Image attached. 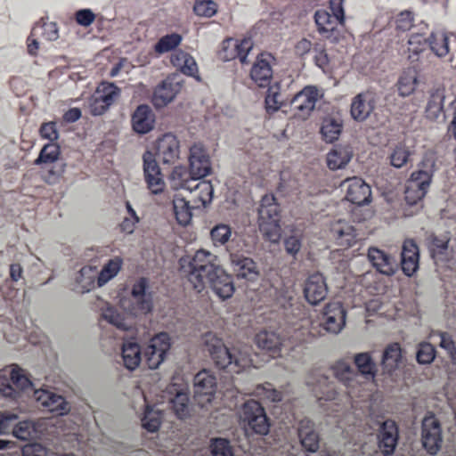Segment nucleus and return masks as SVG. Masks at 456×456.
Returning <instances> with one entry per match:
<instances>
[{"instance_id": "412c9836", "label": "nucleus", "mask_w": 456, "mask_h": 456, "mask_svg": "<svg viewBox=\"0 0 456 456\" xmlns=\"http://www.w3.org/2000/svg\"><path fill=\"white\" fill-rule=\"evenodd\" d=\"M156 116L151 108L147 104L136 107L131 115L132 131L139 135H144L154 130Z\"/></svg>"}, {"instance_id": "39448f33", "label": "nucleus", "mask_w": 456, "mask_h": 456, "mask_svg": "<svg viewBox=\"0 0 456 456\" xmlns=\"http://www.w3.org/2000/svg\"><path fill=\"white\" fill-rule=\"evenodd\" d=\"M435 171V164L429 161L423 168L414 171L407 182L405 189V201L409 205H416L420 202L428 192L432 182Z\"/></svg>"}, {"instance_id": "ea45409f", "label": "nucleus", "mask_w": 456, "mask_h": 456, "mask_svg": "<svg viewBox=\"0 0 456 456\" xmlns=\"http://www.w3.org/2000/svg\"><path fill=\"white\" fill-rule=\"evenodd\" d=\"M256 344L261 350L275 355L281 350L282 340L277 333L264 330L256 335Z\"/></svg>"}, {"instance_id": "680f3d73", "label": "nucleus", "mask_w": 456, "mask_h": 456, "mask_svg": "<svg viewBox=\"0 0 456 456\" xmlns=\"http://www.w3.org/2000/svg\"><path fill=\"white\" fill-rule=\"evenodd\" d=\"M170 182L172 186L178 190L183 189L187 191L189 184L188 172L183 166H176L174 167L170 175Z\"/></svg>"}, {"instance_id": "3c124183", "label": "nucleus", "mask_w": 456, "mask_h": 456, "mask_svg": "<svg viewBox=\"0 0 456 456\" xmlns=\"http://www.w3.org/2000/svg\"><path fill=\"white\" fill-rule=\"evenodd\" d=\"M242 427L255 434L262 436L267 435L270 430V423L265 410L264 409L256 416H255L254 419L242 424Z\"/></svg>"}, {"instance_id": "79ce46f5", "label": "nucleus", "mask_w": 456, "mask_h": 456, "mask_svg": "<svg viewBox=\"0 0 456 456\" xmlns=\"http://www.w3.org/2000/svg\"><path fill=\"white\" fill-rule=\"evenodd\" d=\"M232 352V362L228 365L231 372L234 374L248 373L252 367V360L249 353L243 348H233Z\"/></svg>"}, {"instance_id": "1a4fd4ad", "label": "nucleus", "mask_w": 456, "mask_h": 456, "mask_svg": "<svg viewBox=\"0 0 456 456\" xmlns=\"http://www.w3.org/2000/svg\"><path fill=\"white\" fill-rule=\"evenodd\" d=\"M322 97V92L315 86H305L292 100L294 118L298 120L309 118L315 109L317 102Z\"/></svg>"}, {"instance_id": "7c9ffc66", "label": "nucleus", "mask_w": 456, "mask_h": 456, "mask_svg": "<svg viewBox=\"0 0 456 456\" xmlns=\"http://www.w3.org/2000/svg\"><path fill=\"white\" fill-rule=\"evenodd\" d=\"M189 199L198 209L210 205L214 197V186L210 181L202 180L194 186L188 187Z\"/></svg>"}, {"instance_id": "09e8293b", "label": "nucleus", "mask_w": 456, "mask_h": 456, "mask_svg": "<svg viewBox=\"0 0 456 456\" xmlns=\"http://www.w3.org/2000/svg\"><path fill=\"white\" fill-rule=\"evenodd\" d=\"M172 411L179 419H186L191 416L192 411L189 403V396L185 393H177L172 400Z\"/></svg>"}, {"instance_id": "c9c22d12", "label": "nucleus", "mask_w": 456, "mask_h": 456, "mask_svg": "<svg viewBox=\"0 0 456 456\" xmlns=\"http://www.w3.org/2000/svg\"><path fill=\"white\" fill-rule=\"evenodd\" d=\"M170 61L174 67L187 76L200 80L195 59L188 53L179 50L172 53Z\"/></svg>"}, {"instance_id": "f704fd0d", "label": "nucleus", "mask_w": 456, "mask_h": 456, "mask_svg": "<svg viewBox=\"0 0 456 456\" xmlns=\"http://www.w3.org/2000/svg\"><path fill=\"white\" fill-rule=\"evenodd\" d=\"M331 233L337 244L345 248L353 247L356 242L354 228L344 220H338L332 224Z\"/></svg>"}, {"instance_id": "de8ad7c7", "label": "nucleus", "mask_w": 456, "mask_h": 456, "mask_svg": "<svg viewBox=\"0 0 456 456\" xmlns=\"http://www.w3.org/2000/svg\"><path fill=\"white\" fill-rule=\"evenodd\" d=\"M415 358L419 365L432 364L436 358V349L435 346L428 341L418 343L416 346Z\"/></svg>"}, {"instance_id": "bf43d9fd", "label": "nucleus", "mask_w": 456, "mask_h": 456, "mask_svg": "<svg viewBox=\"0 0 456 456\" xmlns=\"http://www.w3.org/2000/svg\"><path fill=\"white\" fill-rule=\"evenodd\" d=\"M12 429V436L20 440H28L37 433L36 424L30 420H22L14 423Z\"/></svg>"}, {"instance_id": "20e7f679", "label": "nucleus", "mask_w": 456, "mask_h": 456, "mask_svg": "<svg viewBox=\"0 0 456 456\" xmlns=\"http://www.w3.org/2000/svg\"><path fill=\"white\" fill-rule=\"evenodd\" d=\"M8 374L10 382L7 380L6 371L0 370V394L3 396L16 399L33 390L32 381L18 365L10 366Z\"/></svg>"}, {"instance_id": "f03ea898", "label": "nucleus", "mask_w": 456, "mask_h": 456, "mask_svg": "<svg viewBox=\"0 0 456 456\" xmlns=\"http://www.w3.org/2000/svg\"><path fill=\"white\" fill-rule=\"evenodd\" d=\"M217 256L207 249H199L184 267L187 281L197 293L206 291L216 273L219 265Z\"/></svg>"}, {"instance_id": "4be33fe9", "label": "nucleus", "mask_w": 456, "mask_h": 456, "mask_svg": "<svg viewBox=\"0 0 456 456\" xmlns=\"http://www.w3.org/2000/svg\"><path fill=\"white\" fill-rule=\"evenodd\" d=\"M273 57L271 54L262 53L257 55L250 69L251 80L259 87H266L273 79Z\"/></svg>"}, {"instance_id": "864d4df0", "label": "nucleus", "mask_w": 456, "mask_h": 456, "mask_svg": "<svg viewBox=\"0 0 456 456\" xmlns=\"http://www.w3.org/2000/svg\"><path fill=\"white\" fill-rule=\"evenodd\" d=\"M300 442L308 452H316L319 449V438L311 427L302 426L299 430Z\"/></svg>"}, {"instance_id": "b1692460", "label": "nucleus", "mask_w": 456, "mask_h": 456, "mask_svg": "<svg viewBox=\"0 0 456 456\" xmlns=\"http://www.w3.org/2000/svg\"><path fill=\"white\" fill-rule=\"evenodd\" d=\"M367 258L372 267L382 275L393 276L396 273L397 267L394 258L379 248H369Z\"/></svg>"}, {"instance_id": "9b49d317", "label": "nucleus", "mask_w": 456, "mask_h": 456, "mask_svg": "<svg viewBox=\"0 0 456 456\" xmlns=\"http://www.w3.org/2000/svg\"><path fill=\"white\" fill-rule=\"evenodd\" d=\"M421 444L430 455L437 454L442 447V429L438 419L434 415L426 416L422 420Z\"/></svg>"}, {"instance_id": "69168bd1", "label": "nucleus", "mask_w": 456, "mask_h": 456, "mask_svg": "<svg viewBox=\"0 0 456 456\" xmlns=\"http://www.w3.org/2000/svg\"><path fill=\"white\" fill-rule=\"evenodd\" d=\"M415 19L410 11L401 12L395 20L396 28L401 31H409L414 26Z\"/></svg>"}, {"instance_id": "7ed1b4c3", "label": "nucleus", "mask_w": 456, "mask_h": 456, "mask_svg": "<svg viewBox=\"0 0 456 456\" xmlns=\"http://www.w3.org/2000/svg\"><path fill=\"white\" fill-rule=\"evenodd\" d=\"M148 283L145 279L137 280L132 286L129 297H123L118 301L119 309L132 317L134 322L147 316L153 310V302L147 291Z\"/></svg>"}, {"instance_id": "2eb2a0df", "label": "nucleus", "mask_w": 456, "mask_h": 456, "mask_svg": "<svg viewBox=\"0 0 456 456\" xmlns=\"http://www.w3.org/2000/svg\"><path fill=\"white\" fill-rule=\"evenodd\" d=\"M346 312L338 302L329 303L322 310V326L330 334L340 333L346 326Z\"/></svg>"}, {"instance_id": "6e6d98bb", "label": "nucleus", "mask_w": 456, "mask_h": 456, "mask_svg": "<svg viewBox=\"0 0 456 456\" xmlns=\"http://www.w3.org/2000/svg\"><path fill=\"white\" fill-rule=\"evenodd\" d=\"M232 234V228L225 224L215 225L210 231V239L215 247L225 245Z\"/></svg>"}, {"instance_id": "a18cd8bd", "label": "nucleus", "mask_w": 456, "mask_h": 456, "mask_svg": "<svg viewBox=\"0 0 456 456\" xmlns=\"http://www.w3.org/2000/svg\"><path fill=\"white\" fill-rule=\"evenodd\" d=\"M163 413L160 410L151 405H146L142 415V427L148 432L155 433L159 431L162 423Z\"/></svg>"}, {"instance_id": "a19ab883", "label": "nucleus", "mask_w": 456, "mask_h": 456, "mask_svg": "<svg viewBox=\"0 0 456 456\" xmlns=\"http://www.w3.org/2000/svg\"><path fill=\"white\" fill-rule=\"evenodd\" d=\"M123 266V260L119 256L108 260L102 267L97 275V285L102 288L115 279L120 273Z\"/></svg>"}, {"instance_id": "e2e57ef3", "label": "nucleus", "mask_w": 456, "mask_h": 456, "mask_svg": "<svg viewBox=\"0 0 456 456\" xmlns=\"http://www.w3.org/2000/svg\"><path fill=\"white\" fill-rule=\"evenodd\" d=\"M209 448L212 456H234L230 442L225 438L212 439Z\"/></svg>"}, {"instance_id": "e433bc0d", "label": "nucleus", "mask_w": 456, "mask_h": 456, "mask_svg": "<svg viewBox=\"0 0 456 456\" xmlns=\"http://www.w3.org/2000/svg\"><path fill=\"white\" fill-rule=\"evenodd\" d=\"M121 356L124 366L129 370H136L142 361V349L134 340L125 341L121 347Z\"/></svg>"}, {"instance_id": "49530a36", "label": "nucleus", "mask_w": 456, "mask_h": 456, "mask_svg": "<svg viewBox=\"0 0 456 456\" xmlns=\"http://www.w3.org/2000/svg\"><path fill=\"white\" fill-rule=\"evenodd\" d=\"M96 272L92 266H85L76 279L77 289L81 293H87L94 288Z\"/></svg>"}, {"instance_id": "603ef678", "label": "nucleus", "mask_w": 456, "mask_h": 456, "mask_svg": "<svg viewBox=\"0 0 456 456\" xmlns=\"http://www.w3.org/2000/svg\"><path fill=\"white\" fill-rule=\"evenodd\" d=\"M265 408L255 400H248L240 406L237 416L242 425L254 419Z\"/></svg>"}, {"instance_id": "cd10ccee", "label": "nucleus", "mask_w": 456, "mask_h": 456, "mask_svg": "<svg viewBox=\"0 0 456 456\" xmlns=\"http://www.w3.org/2000/svg\"><path fill=\"white\" fill-rule=\"evenodd\" d=\"M375 109L373 97L362 93L354 96L350 104V117L358 123L366 121Z\"/></svg>"}, {"instance_id": "dca6fc26", "label": "nucleus", "mask_w": 456, "mask_h": 456, "mask_svg": "<svg viewBox=\"0 0 456 456\" xmlns=\"http://www.w3.org/2000/svg\"><path fill=\"white\" fill-rule=\"evenodd\" d=\"M34 400L55 416H65L71 411L69 403L61 395L51 391L37 389L33 392Z\"/></svg>"}, {"instance_id": "5fc2aeb1", "label": "nucleus", "mask_w": 456, "mask_h": 456, "mask_svg": "<svg viewBox=\"0 0 456 456\" xmlns=\"http://www.w3.org/2000/svg\"><path fill=\"white\" fill-rule=\"evenodd\" d=\"M283 104L280 86L275 83L268 86L265 97V108L269 112L278 111Z\"/></svg>"}, {"instance_id": "aec40b11", "label": "nucleus", "mask_w": 456, "mask_h": 456, "mask_svg": "<svg viewBox=\"0 0 456 456\" xmlns=\"http://www.w3.org/2000/svg\"><path fill=\"white\" fill-rule=\"evenodd\" d=\"M182 89V83L176 77H167L159 85L152 94V104L157 109L164 108L172 102Z\"/></svg>"}, {"instance_id": "393cba45", "label": "nucleus", "mask_w": 456, "mask_h": 456, "mask_svg": "<svg viewBox=\"0 0 456 456\" xmlns=\"http://www.w3.org/2000/svg\"><path fill=\"white\" fill-rule=\"evenodd\" d=\"M231 265L233 273L238 279L248 281H256L258 280L260 272L256 262L247 256L231 254Z\"/></svg>"}, {"instance_id": "9d476101", "label": "nucleus", "mask_w": 456, "mask_h": 456, "mask_svg": "<svg viewBox=\"0 0 456 456\" xmlns=\"http://www.w3.org/2000/svg\"><path fill=\"white\" fill-rule=\"evenodd\" d=\"M120 89L111 82H102L89 100L90 112L94 116L104 114L114 103Z\"/></svg>"}, {"instance_id": "f3484780", "label": "nucleus", "mask_w": 456, "mask_h": 456, "mask_svg": "<svg viewBox=\"0 0 456 456\" xmlns=\"http://www.w3.org/2000/svg\"><path fill=\"white\" fill-rule=\"evenodd\" d=\"M344 129V119L340 110H332L321 121L320 135L326 143L337 142Z\"/></svg>"}, {"instance_id": "f8f14e48", "label": "nucleus", "mask_w": 456, "mask_h": 456, "mask_svg": "<svg viewBox=\"0 0 456 456\" xmlns=\"http://www.w3.org/2000/svg\"><path fill=\"white\" fill-rule=\"evenodd\" d=\"M189 172L192 180L210 175L212 165L206 148L201 143H193L189 150Z\"/></svg>"}, {"instance_id": "c03bdc74", "label": "nucleus", "mask_w": 456, "mask_h": 456, "mask_svg": "<svg viewBox=\"0 0 456 456\" xmlns=\"http://www.w3.org/2000/svg\"><path fill=\"white\" fill-rule=\"evenodd\" d=\"M428 45L437 58H445L450 53L449 37L444 31H434L428 38Z\"/></svg>"}, {"instance_id": "bb28decb", "label": "nucleus", "mask_w": 456, "mask_h": 456, "mask_svg": "<svg viewBox=\"0 0 456 456\" xmlns=\"http://www.w3.org/2000/svg\"><path fill=\"white\" fill-rule=\"evenodd\" d=\"M403 363V350L402 345L398 342L387 344L382 352L380 357V366L382 370L388 374H393L400 369Z\"/></svg>"}, {"instance_id": "4d7b16f0", "label": "nucleus", "mask_w": 456, "mask_h": 456, "mask_svg": "<svg viewBox=\"0 0 456 456\" xmlns=\"http://www.w3.org/2000/svg\"><path fill=\"white\" fill-rule=\"evenodd\" d=\"M410 156L409 147L404 143H398L389 155L390 164L395 168H401L408 162Z\"/></svg>"}, {"instance_id": "6ab92c4d", "label": "nucleus", "mask_w": 456, "mask_h": 456, "mask_svg": "<svg viewBox=\"0 0 456 456\" xmlns=\"http://www.w3.org/2000/svg\"><path fill=\"white\" fill-rule=\"evenodd\" d=\"M342 188L346 199L354 204L364 205L370 201V187L362 178H347L342 183Z\"/></svg>"}, {"instance_id": "338daca9", "label": "nucleus", "mask_w": 456, "mask_h": 456, "mask_svg": "<svg viewBox=\"0 0 456 456\" xmlns=\"http://www.w3.org/2000/svg\"><path fill=\"white\" fill-rule=\"evenodd\" d=\"M427 117L431 120L444 118L443 102L440 98H434L428 102L427 107Z\"/></svg>"}, {"instance_id": "8fccbe9b", "label": "nucleus", "mask_w": 456, "mask_h": 456, "mask_svg": "<svg viewBox=\"0 0 456 456\" xmlns=\"http://www.w3.org/2000/svg\"><path fill=\"white\" fill-rule=\"evenodd\" d=\"M183 41L182 35L171 33L161 37L154 45V52L162 55L178 47Z\"/></svg>"}, {"instance_id": "c85d7f7f", "label": "nucleus", "mask_w": 456, "mask_h": 456, "mask_svg": "<svg viewBox=\"0 0 456 456\" xmlns=\"http://www.w3.org/2000/svg\"><path fill=\"white\" fill-rule=\"evenodd\" d=\"M354 158V151L350 145L338 144L326 154V164L330 170L345 169Z\"/></svg>"}, {"instance_id": "f257e3e1", "label": "nucleus", "mask_w": 456, "mask_h": 456, "mask_svg": "<svg viewBox=\"0 0 456 456\" xmlns=\"http://www.w3.org/2000/svg\"><path fill=\"white\" fill-rule=\"evenodd\" d=\"M153 151L142 154V170L148 189L153 194L164 191L166 183L158 159L163 165H173L181 158V141L173 132L158 135L152 144Z\"/></svg>"}, {"instance_id": "5701e85b", "label": "nucleus", "mask_w": 456, "mask_h": 456, "mask_svg": "<svg viewBox=\"0 0 456 456\" xmlns=\"http://www.w3.org/2000/svg\"><path fill=\"white\" fill-rule=\"evenodd\" d=\"M328 291L326 278L321 273H314L305 281L304 295L306 301L312 305H316L323 301Z\"/></svg>"}, {"instance_id": "a211bd4d", "label": "nucleus", "mask_w": 456, "mask_h": 456, "mask_svg": "<svg viewBox=\"0 0 456 456\" xmlns=\"http://www.w3.org/2000/svg\"><path fill=\"white\" fill-rule=\"evenodd\" d=\"M203 346L214 362L220 368H227L232 362V352L227 348L221 338L213 333L203 337Z\"/></svg>"}, {"instance_id": "c756f323", "label": "nucleus", "mask_w": 456, "mask_h": 456, "mask_svg": "<svg viewBox=\"0 0 456 456\" xmlns=\"http://www.w3.org/2000/svg\"><path fill=\"white\" fill-rule=\"evenodd\" d=\"M250 50L251 43L248 40L228 39L223 43L220 55L227 61L239 59L241 63H245Z\"/></svg>"}, {"instance_id": "58836bf2", "label": "nucleus", "mask_w": 456, "mask_h": 456, "mask_svg": "<svg viewBox=\"0 0 456 456\" xmlns=\"http://www.w3.org/2000/svg\"><path fill=\"white\" fill-rule=\"evenodd\" d=\"M258 224L280 222L279 206L273 195H265L258 209Z\"/></svg>"}, {"instance_id": "052dcab7", "label": "nucleus", "mask_w": 456, "mask_h": 456, "mask_svg": "<svg viewBox=\"0 0 456 456\" xmlns=\"http://www.w3.org/2000/svg\"><path fill=\"white\" fill-rule=\"evenodd\" d=\"M408 59L414 61L425 50L426 39L419 34L411 35L407 43Z\"/></svg>"}, {"instance_id": "13d9d810", "label": "nucleus", "mask_w": 456, "mask_h": 456, "mask_svg": "<svg viewBox=\"0 0 456 456\" xmlns=\"http://www.w3.org/2000/svg\"><path fill=\"white\" fill-rule=\"evenodd\" d=\"M217 11L218 5L214 0H195L193 12L200 18H211Z\"/></svg>"}, {"instance_id": "72a5a7b5", "label": "nucleus", "mask_w": 456, "mask_h": 456, "mask_svg": "<svg viewBox=\"0 0 456 456\" xmlns=\"http://www.w3.org/2000/svg\"><path fill=\"white\" fill-rule=\"evenodd\" d=\"M208 289H211L215 295L222 300L232 297L235 291L232 276L220 266Z\"/></svg>"}, {"instance_id": "4468645a", "label": "nucleus", "mask_w": 456, "mask_h": 456, "mask_svg": "<svg viewBox=\"0 0 456 456\" xmlns=\"http://www.w3.org/2000/svg\"><path fill=\"white\" fill-rule=\"evenodd\" d=\"M195 399L198 403L205 408L214 400L216 392V379L208 370L200 371L194 379Z\"/></svg>"}, {"instance_id": "ddd939ff", "label": "nucleus", "mask_w": 456, "mask_h": 456, "mask_svg": "<svg viewBox=\"0 0 456 456\" xmlns=\"http://www.w3.org/2000/svg\"><path fill=\"white\" fill-rule=\"evenodd\" d=\"M399 439V430L396 423L392 419H386L379 423L377 432V446L384 456L394 454Z\"/></svg>"}, {"instance_id": "423d86ee", "label": "nucleus", "mask_w": 456, "mask_h": 456, "mask_svg": "<svg viewBox=\"0 0 456 456\" xmlns=\"http://www.w3.org/2000/svg\"><path fill=\"white\" fill-rule=\"evenodd\" d=\"M61 155V146L58 142L45 143L39 151L34 163L40 167L43 179L50 184L57 183L61 175V171L57 170L54 164L58 162Z\"/></svg>"}, {"instance_id": "37998d69", "label": "nucleus", "mask_w": 456, "mask_h": 456, "mask_svg": "<svg viewBox=\"0 0 456 456\" xmlns=\"http://www.w3.org/2000/svg\"><path fill=\"white\" fill-rule=\"evenodd\" d=\"M354 362L359 373L366 379L374 380L377 375V366L368 352L356 354L354 356Z\"/></svg>"}, {"instance_id": "0eeeda50", "label": "nucleus", "mask_w": 456, "mask_h": 456, "mask_svg": "<svg viewBox=\"0 0 456 456\" xmlns=\"http://www.w3.org/2000/svg\"><path fill=\"white\" fill-rule=\"evenodd\" d=\"M172 345V338L167 332L157 333L147 341L144 357L150 369L159 368L167 360Z\"/></svg>"}, {"instance_id": "4c0bfd02", "label": "nucleus", "mask_w": 456, "mask_h": 456, "mask_svg": "<svg viewBox=\"0 0 456 456\" xmlns=\"http://www.w3.org/2000/svg\"><path fill=\"white\" fill-rule=\"evenodd\" d=\"M419 85V76L416 69L408 68L399 76L396 87L400 96L409 97L412 95Z\"/></svg>"}, {"instance_id": "0e129e2a", "label": "nucleus", "mask_w": 456, "mask_h": 456, "mask_svg": "<svg viewBox=\"0 0 456 456\" xmlns=\"http://www.w3.org/2000/svg\"><path fill=\"white\" fill-rule=\"evenodd\" d=\"M259 229L264 237L271 243L277 244L280 242L281 238L280 222L261 224Z\"/></svg>"}, {"instance_id": "6e6552de", "label": "nucleus", "mask_w": 456, "mask_h": 456, "mask_svg": "<svg viewBox=\"0 0 456 456\" xmlns=\"http://www.w3.org/2000/svg\"><path fill=\"white\" fill-rule=\"evenodd\" d=\"M346 15L344 6L329 4L328 9L319 10L314 14L318 32L326 37H330L345 24Z\"/></svg>"}, {"instance_id": "774afa93", "label": "nucleus", "mask_w": 456, "mask_h": 456, "mask_svg": "<svg viewBox=\"0 0 456 456\" xmlns=\"http://www.w3.org/2000/svg\"><path fill=\"white\" fill-rule=\"evenodd\" d=\"M22 456H48L49 451L39 443H30L22 447Z\"/></svg>"}, {"instance_id": "473e14b6", "label": "nucleus", "mask_w": 456, "mask_h": 456, "mask_svg": "<svg viewBox=\"0 0 456 456\" xmlns=\"http://www.w3.org/2000/svg\"><path fill=\"white\" fill-rule=\"evenodd\" d=\"M102 316L108 323L120 330L129 331L135 326V322L128 313L118 310L110 304L102 308Z\"/></svg>"}, {"instance_id": "a878e982", "label": "nucleus", "mask_w": 456, "mask_h": 456, "mask_svg": "<svg viewBox=\"0 0 456 456\" xmlns=\"http://www.w3.org/2000/svg\"><path fill=\"white\" fill-rule=\"evenodd\" d=\"M198 208L189 198L182 193L175 194L172 200V210L176 223L181 226H188L192 223L193 212Z\"/></svg>"}, {"instance_id": "2f4dec72", "label": "nucleus", "mask_w": 456, "mask_h": 456, "mask_svg": "<svg viewBox=\"0 0 456 456\" xmlns=\"http://www.w3.org/2000/svg\"><path fill=\"white\" fill-rule=\"evenodd\" d=\"M402 270L405 275L412 276L419 265V250L417 244L411 240H404L401 253Z\"/></svg>"}]
</instances>
